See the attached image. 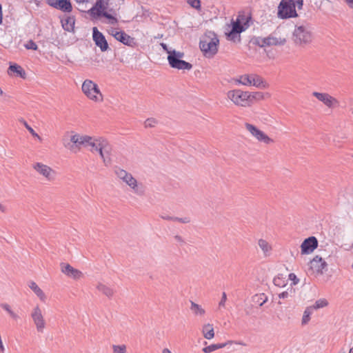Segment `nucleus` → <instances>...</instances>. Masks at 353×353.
<instances>
[{"mask_svg":"<svg viewBox=\"0 0 353 353\" xmlns=\"http://www.w3.org/2000/svg\"><path fill=\"white\" fill-rule=\"evenodd\" d=\"M58 1L59 0H48L47 1V3L49 6H50L57 9V8H58V6H58Z\"/></svg>","mask_w":353,"mask_h":353,"instance_id":"46","label":"nucleus"},{"mask_svg":"<svg viewBox=\"0 0 353 353\" xmlns=\"http://www.w3.org/2000/svg\"><path fill=\"white\" fill-rule=\"evenodd\" d=\"M312 95L329 108H333L339 103L338 101L335 98L332 97L327 93L314 92Z\"/></svg>","mask_w":353,"mask_h":353,"instance_id":"18","label":"nucleus"},{"mask_svg":"<svg viewBox=\"0 0 353 353\" xmlns=\"http://www.w3.org/2000/svg\"><path fill=\"white\" fill-rule=\"evenodd\" d=\"M251 78L252 75L244 74L240 77L239 80L238 81L239 83H241L245 85H251Z\"/></svg>","mask_w":353,"mask_h":353,"instance_id":"35","label":"nucleus"},{"mask_svg":"<svg viewBox=\"0 0 353 353\" xmlns=\"http://www.w3.org/2000/svg\"><path fill=\"white\" fill-rule=\"evenodd\" d=\"M29 288L35 293V294L40 299L41 301H45L46 296L43 290L37 285L34 281H30L28 283Z\"/></svg>","mask_w":353,"mask_h":353,"instance_id":"23","label":"nucleus"},{"mask_svg":"<svg viewBox=\"0 0 353 353\" xmlns=\"http://www.w3.org/2000/svg\"><path fill=\"white\" fill-rule=\"evenodd\" d=\"M226 300H227L226 293L223 292L221 299L220 302L219 303V307H225Z\"/></svg>","mask_w":353,"mask_h":353,"instance_id":"45","label":"nucleus"},{"mask_svg":"<svg viewBox=\"0 0 353 353\" xmlns=\"http://www.w3.org/2000/svg\"><path fill=\"white\" fill-rule=\"evenodd\" d=\"M186 1L192 8L196 10L200 11L201 10L200 0H186Z\"/></svg>","mask_w":353,"mask_h":353,"instance_id":"37","label":"nucleus"},{"mask_svg":"<svg viewBox=\"0 0 353 353\" xmlns=\"http://www.w3.org/2000/svg\"><path fill=\"white\" fill-rule=\"evenodd\" d=\"M157 123V120L153 118H150L146 119L145 121V126L146 128H152L155 125V124Z\"/></svg>","mask_w":353,"mask_h":353,"instance_id":"41","label":"nucleus"},{"mask_svg":"<svg viewBox=\"0 0 353 353\" xmlns=\"http://www.w3.org/2000/svg\"><path fill=\"white\" fill-rule=\"evenodd\" d=\"M215 344H212L203 348L202 351L204 353H210L216 350Z\"/></svg>","mask_w":353,"mask_h":353,"instance_id":"42","label":"nucleus"},{"mask_svg":"<svg viewBox=\"0 0 353 353\" xmlns=\"http://www.w3.org/2000/svg\"><path fill=\"white\" fill-rule=\"evenodd\" d=\"M318 246V241L315 236L305 239L301 245V254L312 253Z\"/></svg>","mask_w":353,"mask_h":353,"instance_id":"16","label":"nucleus"},{"mask_svg":"<svg viewBox=\"0 0 353 353\" xmlns=\"http://www.w3.org/2000/svg\"><path fill=\"white\" fill-rule=\"evenodd\" d=\"M92 39L95 45L100 48L102 52H105L109 48L108 41L104 35L98 30L97 27L92 28Z\"/></svg>","mask_w":353,"mask_h":353,"instance_id":"13","label":"nucleus"},{"mask_svg":"<svg viewBox=\"0 0 353 353\" xmlns=\"http://www.w3.org/2000/svg\"><path fill=\"white\" fill-rule=\"evenodd\" d=\"M288 296H289V292L287 291L283 292L279 294V297L280 299H287V298H288Z\"/></svg>","mask_w":353,"mask_h":353,"instance_id":"49","label":"nucleus"},{"mask_svg":"<svg viewBox=\"0 0 353 353\" xmlns=\"http://www.w3.org/2000/svg\"><path fill=\"white\" fill-rule=\"evenodd\" d=\"M258 244L265 255L271 250V246L265 240L259 239Z\"/></svg>","mask_w":353,"mask_h":353,"instance_id":"33","label":"nucleus"},{"mask_svg":"<svg viewBox=\"0 0 353 353\" xmlns=\"http://www.w3.org/2000/svg\"><path fill=\"white\" fill-rule=\"evenodd\" d=\"M111 34L119 41L130 47L136 46L135 39L128 35L124 31L112 30Z\"/></svg>","mask_w":353,"mask_h":353,"instance_id":"15","label":"nucleus"},{"mask_svg":"<svg viewBox=\"0 0 353 353\" xmlns=\"http://www.w3.org/2000/svg\"><path fill=\"white\" fill-rule=\"evenodd\" d=\"M252 300L254 303L259 304V306H262L268 301V297L265 294H255L252 297Z\"/></svg>","mask_w":353,"mask_h":353,"instance_id":"31","label":"nucleus"},{"mask_svg":"<svg viewBox=\"0 0 353 353\" xmlns=\"http://www.w3.org/2000/svg\"><path fill=\"white\" fill-rule=\"evenodd\" d=\"M235 343L245 345V344L243 343H242V342H235Z\"/></svg>","mask_w":353,"mask_h":353,"instance_id":"62","label":"nucleus"},{"mask_svg":"<svg viewBox=\"0 0 353 353\" xmlns=\"http://www.w3.org/2000/svg\"><path fill=\"white\" fill-rule=\"evenodd\" d=\"M289 278L290 280L293 281L294 284H296L299 281V279L296 278V276L294 273L290 274Z\"/></svg>","mask_w":353,"mask_h":353,"instance_id":"48","label":"nucleus"},{"mask_svg":"<svg viewBox=\"0 0 353 353\" xmlns=\"http://www.w3.org/2000/svg\"><path fill=\"white\" fill-rule=\"evenodd\" d=\"M298 9L300 10L303 8V0H295Z\"/></svg>","mask_w":353,"mask_h":353,"instance_id":"51","label":"nucleus"},{"mask_svg":"<svg viewBox=\"0 0 353 353\" xmlns=\"http://www.w3.org/2000/svg\"><path fill=\"white\" fill-rule=\"evenodd\" d=\"M63 28L68 32L74 30L75 19L73 17H68L65 20L62 21Z\"/></svg>","mask_w":353,"mask_h":353,"instance_id":"25","label":"nucleus"},{"mask_svg":"<svg viewBox=\"0 0 353 353\" xmlns=\"http://www.w3.org/2000/svg\"><path fill=\"white\" fill-rule=\"evenodd\" d=\"M273 283L276 286L283 287L285 285V281L282 276H276L274 279Z\"/></svg>","mask_w":353,"mask_h":353,"instance_id":"39","label":"nucleus"},{"mask_svg":"<svg viewBox=\"0 0 353 353\" xmlns=\"http://www.w3.org/2000/svg\"><path fill=\"white\" fill-rule=\"evenodd\" d=\"M313 39L312 29L308 23H297L295 25L292 36V39L295 46L305 47L310 45Z\"/></svg>","mask_w":353,"mask_h":353,"instance_id":"2","label":"nucleus"},{"mask_svg":"<svg viewBox=\"0 0 353 353\" xmlns=\"http://www.w3.org/2000/svg\"><path fill=\"white\" fill-rule=\"evenodd\" d=\"M97 289L108 298H111L114 295V290L103 283H99Z\"/></svg>","mask_w":353,"mask_h":353,"instance_id":"27","label":"nucleus"},{"mask_svg":"<svg viewBox=\"0 0 353 353\" xmlns=\"http://www.w3.org/2000/svg\"><path fill=\"white\" fill-rule=\"evenodd\" d=\"M245 127L246 130L254 137L259 141L263 142L266 144L273 143L274 141L265 134L263 131L258 129L256 126L252 124L245 123Z\"/></svg>","mask_w":353,"mask_h":353,"instance_id":"12","label":"nucleus"},{"mask_svg":"<svg viewBox=\"0 0 353 353\" xmlns=\"http://www.w3.org/2000/svg\"><path fill=\"white\" fill-rule=\"evenodd\" d=\"M327 266V263L319 256H316L310 261V268L313 270V272L319 274H322L323 273V270L326 268Z\"/></svg>","mask_w":353,"mask_h":353,"instance_id":"20","label":"nucleus"},{"mask_svg":"<svg viewBox=\"0 0 353 353\" xmlns=\"http://www.w3.org/2000/svg\"><path fill=\"white\" fill-rule=\"evenodd\" d=\"M161 46L163 48V49L167 52V53L168 54H169V52H170L172 51L168 49V46L165 43H161Z\"/></svg>","mask_w":353,"mask_h":353,"instance_id":"53","label":"nucleus"},{"mask_svg":"<svg viewBox=\"0 0 353 353\" xmlns=\"http://www.w3.org/2000/svg\"><path fill=\"white\" fill-rule=\"evenodd\" d=\"M160 217L164 220L171 221L172 216L168 215L161 214Z\"/></svg>","mask_w":353,"mask_h":353,"instance_id":"54","label":"nucleus"},{"mask_svg":"<svg viewBox=\"0 0 353 353\" xmlns=\"http://www.w3.org/2000/svg\"><path fill=\"white\" fill-rule=\"evenodd\" d=\"M251 85H253L254 86H256L257 88H264L267 87V83L263 81V79L261 77L256 74L252 75Z\"/></svg>","mask_w":353,"mask_h":353,"instance_id":"28","label":"nucleus"},{"mask_svg":"<svg viewBox=\"0 0 353 353\" xmlns=\"http://www.w3.org/2000/svg\"><path fill=\"white\" fill-rule=\"evenodd\" d=\"M60 266L61 272L68 277L72 278L74 279H79L83 275L81 271L74 268L68 263H61Z\"/></svg>","mask_w":353,"mask_h":353,"instance_id":"19","label":"nucleus"},{"mask_svg":"<svg viewBox=\"0 0 353 353\" xmlns=\"http://www.w3.org/2000/svg\"><path fill=\"white\" fill-rule=\"evenodd\" d=\"M34 169L43 175L49 181H52L55 178V172L49 166L41 163H37L33 165Z\"/></svg>","mask_w":353,"mask_h":353,"instance_id":"17","label":"nucleus"},{"mask_svg":"<svg viewBox=\"0 0 353 353\" xmlns=\"http://www.w3.org/2000/svg\"><path fill=\"white\" fill-rule=\"evenodd\" d=\"M0 306L3 309L5 310L6 311H7L8 312V314L11 316L12 318H13L14 319H18V315L17 314H15L11 309H10V306L7 304V303H1Z\"/></svg>","mask_w":353,"mask_h":353,"instance_id":"36","label":"nucleus"},{"mask_svg":"<svg viewBox=\"0 0 353 353\" xmlns=\"http://www.w3.org/2000/svg\"><path fill=\"white\" fill-rule=\"evenodd\" d=\"M113 353H126L125 345H112Z\"/></svg>","mask_w":353,"mask_h":353,"instance_id":"38","label":"nucleus"},{"mask_svg":"<svg viewBox=\"0 0 353 353\" xmlns=\"http://www.w3.org/2000/svg\"><path fill=\"white\" fill-rule=\"evenodd\" d=\"M3 14H2V6L0 4V24L2 23Z\"/></svg>","mask_w":353,"mask_h":353,"instance_id":"55","label":"nucleus"},{"mask_svg":"<svg viewBox=\"0 0 353 353\" xmlns=\"http://www.w3.org/2000/svg\"><path fill=\"white\" fill-rule=\"evenodd\" d=\"M184 56V53L173 50L168 56V63L172 68L178 70H190L192 68V65L185 61L181 59Z\"/></svg>","mask_w":353,"mask_h":353,"instance_id":"7","label":"nucleus"},{"mask_svg":"<svg viewBox=\"0 0 353 353\" xmlns=\"http://www.w3.org/2000/svg\"><path fill=\"white\" fill-rule=\"evenodd\" d=\"M339 353H345V351L344 350V349H341Z\"/></svg>","mask_w":353,"mask_h":353,"instance_id":"61","label":"nucleus"},{"mask_svg":"<svg viewBox=\"0 0 353 353\" xmlns=\"http://www.w3.org/2000/svg\"><path fill=\"white\" fill-rule=\"evenodd\" d=\"M251 19V16L239 13L235 21L232 20V28L228 32L225 33L227 39L234 42L240 41V34L249 28Z\"/></svg>","mask_w":353,"mask_h":353,"instance_id":"4","label":"nucleus"},{"mask_svg":"<svg viewBox=\"0 0 353 353\" xmlns=\"http://www.w3.org/2000/svg\"><path fill=\"white\" fill-rule=\"evenodd\" d=\"M314 309L311 307H307L304 311L303 316L302 318V324H307L310 320V315L312 314Z\"/></svg>","mask_w":353,"mask_h":353,"instance_id":"32","label":"nucleus"},{"mask_svg":"<svg viewBox=\"0 0 353 353\" xmlns=\"http://www.w3.org/2000/svg\"><path fill=\"white\" fill-rule=\"evenodd\" d=\"M57 6V9L64 12H70L72 10V6L70 0H59Z\"/></svg>","mask_w":353,"mask_h":353,"instance_id":"26","label":"nucleus"},{"mask_svg":"<svg viewBox=\"0 0 353 353\" xmlns=\"http://www.w3.org/2000/svg\"><path fill=\"white\" fill-rule=\"evenodd\" d=\"M349 353H353V347L350 348Z\"/></svg>","mask_w":353,"mask_h":353,"instance_id":"63","label":"nucleus"},{"mask_svg":"<svg viewBox=\"0 0 353 353\" xmlns=\"http://www.w3.org/2000/svg\"><path fill=\"white\" fill-rule=\"evenodd\" d=\"M0 211H1L2 212H6V208L1 203H0Z\"/></svg>","mask_w":353,"mask_h":353,"instance_id":"57","label":"nucleus"},{"mask_svg":"<svg viewBox=\"0 0 353 353\" xmlns=\"http://www.w3.org/2000/svg\"><path fill=\"white\" fill-rule=\"evenodd\" d=\"M9 70L15 74L19 76L20 77L25 79L26 74L25 70L20 66L17 63H14L10 65Z\"/></svg>","mask_w":353,"mask_h":353,"instance_id":"29","label":"nucleus"},{"mask_svg":"<svg viewBox=\"0 0 353 353\" xmlns=\"http://www.w3.org/2000/svg\"><path fill=\"white\" fill-rule=\"evenodd\" d=\"M23 123L26 128L30 132V133L34 137L38 138L39 140H41V137L39 136V134L27 123L26 121H23Z\"/></svg>","mask_w":353,"mask_h":353,"instance_id":"40","label":"nucleus"},{"mask_svg":"<svg viewBox=\"0 0 353 353\" xmlns=\"http://www.w3.org/2000/svg\"><path fill=\"white\" fill-rule=\"evenodd\" d=\"M233 341H228V342L226 343H218V344H215L216 345V350H219V349H221V348H223V347H225L228 344H231L232 343Z\"/></svg>","mask_w":353,"mask_h":353,"instance_id":"47","label":"nucleus"},{"mask_svg":"<svg viewBox=\"0 0 353 353\" xmlns=\"http://www.w3.org/2000/svg\"><path fill=\"white\" fill-rule=\"evenodd\" d=\"M270 94L266 92L263 93L261 92H250L249 96V105H250L251 103H253L254 101H260L262 99H264L265 98L270 97Z\"/></svg>","mask_w":353,"mask_h":353,"instance_id":"24","label":"nucleus"},{"mask_svg":"<svg viewBox=\"0 0 353 353\" xmlns=\"http://www.w3.org/2000/svg\"><path fill=\"white\" fill-rule=\"evenodd\" d=\"M262 41L263 45H265L266 47L271 46L284 45L286 41L285 39H278L272 35H270L267 37L263 38Z\"/></svg>","mask_w":353,"mask_h":353,"instance_id":"21","label":"nucleus"},{"mask_svg":"<svg viewBox=\"0 0 353 353\" xmlns=\"http://www.w3.org/2000/svg\"><path fill=\"white\" fill-rule=\"evenodd\" d=\"M25 47L27 48V49H30V50H37V45L32 41V40H30L26 45H25Z\"/></svg>","mask_w":353,"mask_h":353,"instance_id":"43","label":"nucleus"},{"mask_svg":"<svg viewBox=\"0 0 353 353\" xmlns=\"http://www.w3.org/2000/svg\"><path fill=\"white\" fill-rule=\"evenodd\" d=\"M228 97L236 105L249 106V92L241 90H230L228 92Z\"/></svg>","mask_w":353,"mask_h":353,"instance_id":"11","label":"nucleus"},{"mask_svg":"<svg viewBox=\"0 0 353 353\" xmlns=\"http://www.w3.org/2000/svg\"><path fill=\"white\" fill-rule=\"evenodd\" d=\"M114 172L117 177L128 185L136 194L139 195L143 194L144 190L143 188L137 185V180L130 173L119 168H117Z\"/></svg>","mask_w":353,"mask_h":353,"instance_id":"9","label":"nucleus"},{"mask_svg":"<svg viewBox=\"0 0 353 353\" xmlns=\"http://www.w3.org/2000/svg\"><path fill=\"white\" fill-rule=\"evenodd\" d=\"M179 222L182 223H189L190 219L189 217L180 218Z\"/></svg>","mask_w":353,"mask_h":353,"instance_id":"50","label":"nucleus"},{"mask_svg":"<svg viewBox=\"0 0 353 353\" xmlns=\"http://www.w3.org/2000/svg\"><path fill=\"white\" fill-rule=\"evenodd\" d=\"M201 332L205 339L210 340L214 337V330L213 325L211 323H205L203 325Z\"/></svg>","mask_w":353,"mask_h":353,"instance_id":"22","label":"nucleus"},{"mask_svg":"<svg viewBox=\"0 0 353 353\" xmlns=\"http://www.w3.org/2000/svg\"><path fill=\"white\" fill-rule=\"evenodd\" d=\"M347 4L353 9V0H346Z\"/></svg>","mask_w":353,"mask_h":353,"instance_id":"56","label":"nucleus"},{"mask_svg":"<svg viewBox=\"0 0 353 353\" xmlns=\"http://www.w3.org/2000/svg\"><path fill=\"white\" fill-rule=\"evenodd\" d=\"M328 305V302L326 299H322L317 300L313 305L311 307L314 310L324 307Z\"/></svg>","mask_w":353,"mask_h":353,"instance_id":"34","label":"nucleus"},{"mask_svg":"<svg viewBox=\"0 0 353 353\" xmlns=\"http://www.w3.org/2000/svg\"><path fill=\"white\" fill-rule=\"evenodd\" d=\"M85 136H81L78 134H70L67 132L62 139L63 145L70 151L77 153L79 151L81 146L83 145Z\"/></svg>","mask_w":353,"mask_h":353,"instance_id":"6","label":"nucleus"},{"mask_svg":"<svg viewBox=\"0 0 353 353\" xmlns=\"http://www.w3.org/2000/svg\"><path fill=\"white\" fill-rule=\"evenodd\" d=\"M174 239H175V240L176 241H178V242H179V243H181L182 244L185 243L183 239V238L181 236H179V235H176L174 236Z\"/></svg>","mask_w":353,"mask_h":353,"instance_id":"52","label":"nucleus"},{"mask_svg":"<svg viewBox=\"0 0 353 353\" xmlns=\"http://www.w3.org/2000/svg\"><path fill=\"white\" fill-rule=\"evenodd\" d=\"M162 353H172V352L168 348H164L162 351Z\"/></svg>","mask_w":353,"mask_h":353,"instance_id":"60","label":"nucleus"},{"mask_svg":"<svg viewBox=\"0 0 353 353\" xmlns=\"http://www.w3.org/2000/svg\"><path fill=\"white\" fill-rule=\"evenodd\" d=\"M110 0H97L94 5L88 10V13L93 18L97 19L103 17L110 21L112 24L117 23L114 17L116 14L114 9L109 8Z\"/></svg>","mask_w":353,"mask_h":353,"instance_id":"3","label":"nucleus"},{"mask_svg":"<svg viewBox=\"0 0 353 353\" xmlns=\"http://www.w3.org/2000/svg\"><path fill=\"white\" fill-rule=\"evenodd\" d=\"M277 15L282 19L296 17L298 14L294 0H281L278 6Z\"/></svg>","mask_w":353,"mask_h":353,"instance_id":"8","label":"nucleus"},{"mask_svg":"<svg viewBox=\"0 0 353 353\" xmlns=\"http://www.w3.org/2000/svg\"><path fill=\"white\" fill-rule=\"evenodd\" d=\"M190 310L193 312L194 315L203 316L205 314V310L203 308H202L201 305L192 301H190Z\"/></svg>","mask_w":353,"mask_h":353,"instance_id":"30","label":"nucleus"},{"mask_svg":"<svg viewBox=\"0 0 353 353\" xmlns=\"http://www.w3.org/2000/svg\"><path fill=\"white\" fill-rule=\"evenodd\" d=\"M83 146L90 148V150L92 152H99L105 165L110 163V159L109 156L111 146L105 139L103 138L94 139L92 137L85 135Z\"/></svg>","mask_w":353,"mask_h":353,"instance_id":"1","label":"nucleus"},{"mask_svg":"<svg viewBox=\"0 0 353 353\" xmlns=\"http://www.w3.org/2000/svg\"><path fill=\"white\" fill-rule=\"evenodd\" d=\"M219 40L214 32H208L200 40L199 47L204 55L207 57H212L218 51Z\"/></svg>","mask_w":353,"mask_h":353,"instance_id":"5","label":"nucleus"},{"mask_svg":"<svg viewBox=\"0 0 353 353\" xmlns=\"http://www.w3.org/2000/svg\"><path fill=\"white\" fill-rule=\"evenodd\" d=\"M83 92L90 99L94 101H101L103 96L98 85L90 79L83 81L81 87Z\"/></svg>","mask_w":353,"mask_h":353,"instance_id":"10","label":"nucleus"},{"mask_svg":"<svg viewBox=\"0 0 353 353\" xmlns=\"http://www.w3.org/2000/svg\"><path fill=\"white\" fill-rule=\"evenodd\" d=\"M180 218L176 216H172L171 221L179 222Z\"/></svg>","mask_w":353,"mask_h":353,"instance_id":"58","label":"nucleus"},{"mask_svg":"<svg viewBox=\"0 0 353 353\" xmlns=\"http://www.w3.org/2000/svg\"><path fill=\"white\" fill-rule=\"evenodd\" d=\"M31 317L36 325L37 330L39 332H43L46 323L40 307L37 305L32 310Z\"/></svg>","mask_w":353,"mask_h":353,"instance_id":"14","label":"nucleus"},{"mask_svg":"<svg viewBox=\"0 0 353 353\" xmlns=\"http://www.w3.org/2000/svg\"><path fill=\"white\" fill-rule=\"evenodd\" d=\"M78 3H83L85 2H88L89 0H75Z\"/></svg>","mask_w":353,"mask_h":353,"instance_id":"59","label":"nucleus"},{"mask_svg":"<svg viewBox=\"0 0 353 353\" xmlns=\"http://www.w3.org/2000/svg\"><path fill=\"white\" fill-rule=\"evenodd\" d=\"M263 39V38H261V37L255 38L253 41V43L261 47V48L265 47V45H263V41H262Z\"/></svg>","mask_w":353,"mask_h":353,"instance_id":"44","label":"nucleus"}]
</instances>
